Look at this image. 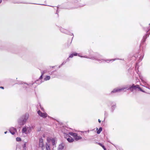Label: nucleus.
<instances>
[{
  "mask_svg": "<svg viewBox=\"0 0 150 150\" xmlns=\"http://www.w3.org/2000/svg\"><path fill=\"white\" fill-rule=\"evenodd\" d=\"M51 142L52 144L53 145H54L55 144V140L54 139H52L51 140Z\"/></svg>",
  "mask_w": 150,
  "mask_h": 150,
  "instance_id": "nucleus-16",
  "label": "nucleus"
},
{
  "mask_svg": "<svg viewBox=\"0 0 150 150\" xmlns=\"http://www.w3.org/2000/svg\"><path fill=\"white\" fill-rule=\"evenodd\" d=\"M98 122H99V123H100V122H101V121H100L99 119V120H98Z\"/></svg>",
  "mask_w": 150,
  "mask_h": 150,
  "instance_id": "nucleus-26",
  "label": "nucleus"
},
{
  "mask_svg": "<svg viewBox=\"0 0 150 150\" xmlns=\"http://www.w3.org/2000/svg\"><path fill=\"white\" fill-rule=\"evenodd\" d=\"M9 131L13 135L15 134L16 130V129L13 127H12L10 129Z\"/></svg>",
  "mask_w": 150,
  "mask_h": 150,
  "instance_id": "nucleus-7",
  "label": "nucleus"
},
{
  "mask_svg": "<svg viewBox=\"0 0 150 150\" xmlns=\"http://www.w3.org/2000/svg\"><path fill=\"white\" fill-rule=\"evenodd\" d=\"M46 150H50V145L47 143L46 144Z\"/></svg>",
  "mask_w": 150,
  "mask_h": 150,
  "instance_id": "nucleus-11",
  "label": "nucleus"
},
{
  "mask_svg": "<svg viewBox=\"0 0 150 150\" xmlns=\"http://www.w3.org/2000/svg\"><path fill=\"white\" fill-rule=\"evenodd\" d=\"M39 146L40 147L42 148V150H44L45 146H44L43 143H39Z\"/></svg>",
  "mask_w": 150,
  "mask_h": 150,
  "instance_id": "nucleus-8",
  "label": "nucleus"
},
{
  "mask_svg": "<svg viewBox=\"0 0 150 150\" xmlns=\"http://www.w3.org/2000/svg\"><path fill=\"white\" fill-rule=\"evenodd\" d=\"M27 131V128H26V127H24V128H23V129H22V132L23 133H27L26 132Z\"/></svg>",
  "mask_w": 150,
  "mask_h": 150,
  "instance_id": "nucleus-12",
  "label": "nucleus"
},
{
  "mask_svg": "<svg viewBox=\"0 0 150 150\" xmlns=\"http://www.w3.org/2000/svg\"><path fill=\"white\" fill-rule=\"evenodd\" d=\"M103 149H104V150H106V149H105V147L104 148H103Z\"/></svg>",
  "mask_w": 150,
  "mask_h": 150,
  "instance_id": "nucleus-29",
  "label": "nucleus"
},
{
  "mask_svg": "<svg viewBox=\"0 0 150 150\" xmlns=\"http://www.w3.org/2000/svg\"><path fill=\"white\" fill-rule=\"evenodd\" d=\"M29 117L28 114H26L24 119L23 120H19L18 121V123L20 125H23L24 123L26 121V120L28 119Z\"/></svg>",
  "mask_w": 150,
  "mask_h": 150,
  "instance_id": "nucleus-1",
  "label": "nucleus"
},
{
  "mask_svg": "<svg viewBox=\"0 0 150 150\" xmlns=\"http://www.w3.org/2000/svg\"><path fill=\"white\" fill-rule=\"evenodd\" d=\"M32 127H27V132L28 133H30L32 130Z\"/></svg>",
  "mask_w": 150,
  "mask_h": 150,
  "instance_id": "nucleus-13",
  "label": "nucleus"
},
{
  "mask_svg": "<svg viewBox=\"0 0 150 150\" xmlns=\"http://www.w3.org/2000/svg\"><path fill=\"white\" fill-rule=\"evenodd\" d=\"M43 143V140L42 139H40V143Z\"/></svg>",
  "mask_w": 150,
  "mask_h": 150,
  "instance_id": "nucleus-19",
  "label": "nucleus"
},
{
  "mask_svg": "<svg viewBox=\"0 0 150 150\" xmlns=\"http://www.w3.org/2000/svg\"><path fill=\"white\" fill-rule=\"evenodd\" d=\"M127 88V87H123L121 88H115L111 92V93L119 92L123 90L124 89H126Z\"/></svg>",
  "mask_w": 150,
  "mask_h": 150,
  "instance_id": "nucleus-4",
  "label": "nucleus"
},
{
  "mask_svg": "<svg viewBox=\"0 0 150 150\" xmlns=\"http://www.w3.org/2000/svg\"><path fill=\"white\" fill-rule=\"evenodd\" d=\"M138 87L139 86L138 85L135 86L134 84H133L132 86L130 87L129 89L130 90L132 91H133L134 90H135L137 88H138Z\"/></svg>",
  "mask_w": 150,
  "mask_h": 150,
  "instance_id": "nucleus-5",
  "label": "nucleus"
},
{
  "mask_svg": "<svg viewBox=\"0 0 150 150\" xmlns=\"http://www.w3.org/2000/svg\"><path fill=\"white\" fill-rule=\"evenodd\" d=\"M65 137L67 139V140L69 142H73L74 140L71 137L68 135H66L65 136Z\"/></svg>",
  "mask_w": 150,
  "mask_h": 150,
  "instance_id": "nucleus-2",
  "label": "nucleus"
},
{
  "mask_svg": "<svg viewBox=\"0 0 150 150\" xmlns=\"http://www.w3.org/2000/svg\"><path fill=\"white\" fill-rule=\"evenodd\" d=\"M50 79V77L49 76H47L46 78L45 79V80L47 81L49 80Z\"/></svg>",
  "mask_w": 150,
  "mask_h": 150,
  "instance_id": "nucleus-15",
  "label": "nucleus"
},
{
  "mask_svg": "<svg viewBox=\"0 0 150 150\" xmlns=\"http://www.w3.org/2000/svg\"><path fill=\"white\" fill-rule=\"evenodd\" d=\"M26 143H25L23 145V148L24 149V150L26 149Z\"/></svg>",
  "mask_w": 150,
  "mask_h": 150,
  "instance_id": "nucleus-18",
  "label": "nucleus"
},
{
  "mask_svg": "<svg viewBox=\"0 0 150 150\" xmlns=\"http://www.w3.org/2000/svg\"><path fill=\"white\" fill-rule=\"evenodd\" d=\"M6 133H7V131H6V132H4L5 134H6Z\"/></svg>",
  "mask_w": 150,
  "mask_h": 150,
  "instance_id": "nucleus-28",
  "label": "nucleus"
},
{
  "mask_svg": "<svg viewBox=\"0 0 150 150\" xmlns=\"http://www.w3.org/2000/svg\"><path fill=\"white\" fill-rule=\"evenodd\" d=\"M65 145L64 144H61L59 145L58 150H64Z\"/></svg>",
  "mask_w": 150,
  "mask_h": 150,
  "instance_id": "nucleus-6",
  "label": "nucleus"
},
{
  "mask_svg": "<svg viewBox=\"0 0 150 150\" xmlns=\"http://www.w3.org/2000/svg\"><path fill=\"white\" fill-rule=\"evenodd\" d=\"M73 56V54H71V55H70V56H69V57H70V58H72Z\"/></svg>",
  "mask_w": 150,
  "mask_h": 150,
  "instance_id": "nucleus-21",
  "label": "nucleus"
},
{
  "mask_svg": "<svg viewBox=\"0 0 150 150\" xmlns=\"http://www.w3.org/2000/svg\"><path fill=\"white\" fill-rule=\"evenodd\" d=\"M102 147L103 148V149L104 148H105V147L103 145Z\"/></svg>",
  "mask_w": 150,
  "mask_h": 150,
  "instance_id": "nucleus-27",
  "label": "nucleus"
},
{
  "mask_svg": "<svg viewBox=\"0 0 150 150\" xmlns=\"http://www.w3.org/2000/svg\"><path fill=\"white\" fill-rule=\"evenodd\" d=\"M16 140L18 142L20 141H21V139L20 138L17 137L16 138Z\"/></svg>",
  "mask_w": 150,
  "mask_h": 150,
  "instance_id": "nucleus-17",
  "label": "nucleus"
},
{
  "mask_svg": "<svg viewBox=\"0 0 150 150\" xmlns=\"http://www.w3.org/2000/svg\"><path fill=\"white\" fill-rule=\"evenodd\" d=\"M102 127H100L99 128V129L97 130V133L98 134H100L101 132L102 131Z\"/></svg>",
  "mask_w": 150,
  "mask_h": 150,
  "instance_id": "nucleus-14",
  "label": "nucleus"
},
{
  "mask_svg": "<svg viewBox=\"0 0 150 150\" xmlns=\"http://www.w3.org/2000/svg\"><path fill=\"white\" fill-rule=\"evenodd\" d=\"M0 88H2V89H4V88L3 87H2V86H1L0 87Z\"/></svg>",
  "mask_w": 150,
  "mask_h": 150,
  "instance_id": "nucleus-25",
  "label": "nucleus"
},
{
  "mask_svg": "<svg viewBox=\"0 0 150 150\" xmlns=\"http://www.w3.org/2000/svg\"><path fill=\"white\" fill-rule=\"evenodd\" d=\"M38 115L42 117L45 118L47 117V114L46 113H42L40 110L38 111Z\"/></svg>",
  "mask_w": 150,
  "mask_h": 150,
  "instance_id": "nucleus-3",
  "label": "nucleus"
},
{
  "mask_svg": "<svg viewBox=\"0 0 150 150\" xmlns=\"http://www.w3.org/2000/svg\"><path fill=\"white\" fill-rule=\"evenodd\" d=\"M45 73V72H43L42 73V74L41 75V76H40V79H41L42 78V76Z\"/></svg>",
  "mask_w": 150,
  "mask_h": 150,
  "instance_id": "nucleus-20",
  "label": "nucleus"
},
{
  "mask_svg": "<svg viewBox=\"0 0 150 150\" xmlns=\"http://www.w3.org/2000/svg\"><path fill=\"white\" fill-rule=\"evenodd\" d=\"M99 144L101 146H103V145L102 144L100 143H99Z\"/></svg>",
  "mask_w": 150,
  "mask_h": 150,
  "instance_id": "nucleus-23",
  "label": "nucleus"
},
{
  "mask_svg": "<svg viewBox=\"0 0 150 150\" xmlns=\"http://www.w3.org/2000/svg\"><path fill=\"white\" fill-rule=\"evenodd\" d=\"M74 138L76 140H78L79 139H81V137L80 136H77H77L74 137Z\"/></svg>",
  "mask_w": 150,
  "mask_h": 150,
  "instance_id": "nucleus-9",
  "label": "nucleus"
},
{
  "mask_svg": "<svg viewBox=\"0 0 150 150\" xmlns=\"http://www.w3.org/2000/svg\"><path fill=\"white\" fill-rule=\"evenodd\" d=\"M1 1H2L1 0H0V3L1 2Z\"/></svg>",
  "mask_w": 150,
  "mask_h": 150,
  "instance_id": "nucleus-30",
  "label": "nucleus"
},
{
  "mask_svg": "<svg viewBox=\"0 0 150 150\" xmlns=\"http://www.w3.org/2000/svg\"><path fill=\"white\" fill-rule=\"evenodd\" d=\"M138 88H139V90H140L141 91H143L142 90V89H141V88H139V87H138Z\"/></svg>",
  "mask_w": 150,
  "mask_h": 150,
  "instance_id": "nucleus-24",
  "label": "nucleus"
},
{
  "mask_svg": "<svg viewBox=\"0 0 150 150\" xmlns=\"http://www.w3.org/2000/svg\"><path fill=\"white\" fill-rule=\"evenodd\" d=\"M77 55V53H75L74 54H73V56H76Z\"/></svg>",
  "mask_w": 150,
  "mask_h": 150,
  "instance_id": "nucleus-22",
  "label": "nucleus"
},
{
  "mask_svg": "<svg viewBox=\"0 0 150 150\" xmlns=\"http://www.w3.org/2000/svg\"><path fill=\"white\" fill-rule=\"evenodd\" d=\"M69 134L71 136H73L74 137L77 136V134L76 133H73L71 132H69Z\"/></svg>",
  "mask_w": 150,
  "mask_h": 150,
  "instance_id": "nucleus-10",
  "label": "nucleus"
}]
</instances>
